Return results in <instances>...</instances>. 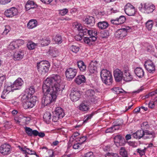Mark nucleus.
Returning <instances> with one entry per match:
<instances>
[{"label":"nucleus","mask_w":157,"mask_h":157,"mask_svg":"<svg viewBox=\"0 0 157 157\" xmlns=\"http://www.w3.org/2000/svg\"><path fill=\"white\" fill-rule=\"evenodd\" d=\"M60 76L57 75H52L44 81L42 86L44 96L41 103L44 106L55 101L57 94L62 91L61 87Z\"/></svg>","instance_id":"f257e3e1"},{"label":"nucleus","mask_w":157,"mask_h":157,"mask_svg":"<svg viewBox=\"0 0 157 157\" xmlns=\"http://www.w3.org/2000/svg\"><path fill=\"white\" fill-rule=\"evenodd\" d=\"M21 100L23 107L27 109L32 108L35 105L37 101V98L35 96L30 97H28L26 95H23Z\"/></svg>","instance_id":"f03ea898"},{"label":"nucleus","mask_w":157,"mask_h":157,"mask_svg":"<svg viewBox=\"0 0 157 157\" xmlns=\"http://www.w3.org/2000/svg\"><path fill=\"white\" fill-rule=\"evenodd\" d=\"M36 67L39 73L41 75H44L48 71L50 64L47 61H41L37 63Z\"/></svg>","instance_id":"7ed1b4c3"},{"label":"nucleus","mask_w":157,"mask_h":157,"mask_svg":"<svg viewBox=\"0 0 157 157\" xmlns=\"http://www.w3.org/2000/svg\"><path fill=\"white\" fill-rule=\"evenodd\" d=\"M155 6L153 4L148 3L143 4L141 3L139 7V9L142 12L149 13L152 12L155 9Z\"/></svg>","instance_id":"20e7f679"},{"label":"nucleus","mask_w":157,"mask_h":157,"mask_svg":"<svg viewBox=\"0 0 157 157\" xmlns=\"http://www.w3.org/2000/svg\"><path fill=\"white\" fill-rule=\"evenodd\" d=\"M124 11L126 14L129 16H134L136 12L135 7L129 3L124 6Z\"/></svg>","instance_id":"39448f33"},{"label":"nucleus","mask_w":157,"mask_h":157,"mask_svg":"<svg viewBox=\"0 0 157 157\" xmlns=\"http://www.w3.org/2000/svg\"><path fill=\"white\" fill-rule=\"evenodd\" d=\"M88 99L91 102L96 103L99 98L96 95L95 91L93 90H89L86 93Z\"/></svg>","instance_id":"423d86ee"},{"label":"nucleus","mask_w":157,"mask_h":157,"mask_svg":"<svg viewBox=\"0 0 157 157\" xmlns=\"http://www.w3.org/2000/svg\"><path fill=\"white\" fill-rule=\"evenodd\" d=\"M77 73V70L76 69L73 68H69L66 70L65 74L67 78L70 80L74 78Z\"/></svg>","instance_id":"0eeeda50"},{"label":"nucleus","mask_w":157,"mask_h":157,"mask_svg":"<svg viewBox=\"0 0 157 157\" xmlns=\"http://www.w3.org/2000/svg\"><path fill=\"white\" fill-rule=\"evenodd\" d=\"M144 66L146 70L149 73H153L155 71V66L153 62L148 59L145 62Z\"/></svg>","instance_id":"6e6552de"},{"label":"nucleus","mask_w":157,"mask_h":157,"mask_svg":"<svg viewBox=\"0 0 157 157\" xmlns=\"http://www.w3.org/2000/svg\"><path fill=\"white\" fill-rule=\"evenodd\" d=\"M129 29L128 28L119 29L115 32V36L116 37L122 39L127 35Z\"/></svg>","instance_id":"1a4fd4ad"},{"label":"nucleus","mask_w":157,"mask_h":157,"mask_svg":"<svg viewBox=\"0 0 157 157\" xmlns=\"http://www.w3.org/2000/svg\"><path fill=\"white\" fill-rule=\"evenodd\" d=\"M11 146L7 144H4L0 147V152L4 155H8L11 153Z\"/></svg>","instance_id":"9d476101"},{"label":"nucleus","mask_w":157,"mask_h":157,"mask_svg":"<svg viewBox=\"0 0 157 157\" xmlns=\"http://www.w3.org/2000/svg\"><path fill=\"white\" fill-rule=\"evenodd\" d=\"M24 43V41L22 40H17L15 41H13L10 43L9 45V47L11 50L14 49L19 48Z\"/></svg>","instance_id":"9b49d317"},{"label":"nucleus","mask_w":157,"mask_h":157,"mask_svg":"<svg viewBox=\"0 0 157 157\" xmlns=\"http://www.w3.org/2000/svg\"><path fill=\"white\" fill-rule=\"evenodd\" d=\"M71 100L73 101H76L79 100L80 97V94L79 91L75 89H72L70 94Z\"/></svg>","instance_id":"f8f14e48"},{"label":"nucleus","mask_w":157,"mask_h":157,"mask_svg":"<svg viewBox=\"0 0 157 157\" xmlns=\"http://www.w3.org/2000/svg\"><path fill=\"white\" fill-rule=\"evenodd\" d=\"M114 143L117 147L123 146L125 144V141L124 139L120 135H117L114 138Z\"/></svg>","instance_id":"ddd939ff"},{"label":"nucleus","mask_w":157,"mask_h":157,"mask_svg":"<svg viewBox=\"0 0 157 157\" xmlns=\"http://www.w3.org/2000/svg\"><path fill=\"white\" fill-rule=\"evenodd\" d=\"M17 10L14 7H12L7 10L5 12V15L8 17H11L17 15Z\"/></svg>","instance_id":"4468645a"},{"label":"nucleus","mask_w":157,"mask_h":157,"mask_svg":"<svg viewBox=\"0 0 157 157\" xmlns=\"http://www.w3.org/2000/svg\"><path fill=\"white\" fill-rule=\"evenodd\" d=\"M98 62L96 61H92L90 63L88 69L91 73H95L97 72Z\"/></svg>","instance_id":"2eb2a0df"},{"label":"nucleus","mask_w":157,"mask_h":157,"mask_svg":"<svg viewBox=\"0 0 157 157\" xmlns=\"http://www.w3.org/2000/svg\"><path fill=\"white\" fill-rule=\"evenodd\" d=\"M12 85L10 86H5L4 87V89L2 92L1 95V98L3 99H5L6 98L7 95L10 92L14 90Z\"/></svg>","instance_id":"dca6fc26"},{"label":"nucleus","mask_w":157,"mask_h":157,"mask_svg":"<svg viewBox=\"0 0 157 157\" xmlns=\"http://www.w3.org/2000/svg\"><path fill=\"white\" fill-rule=\"evenodd\" d=\"M113 75L115 80L117 82H120L123 78L122 72L118 69H117L114 71Z\"/></svg>","instance_id":"f3484780"},{"label":"nucleus","mask_w":157,"mask_h":157,"mask_svg":"<svg viewBox=\"0 0 157 157\" xmlns=\"http://www.w3.org/2000/svg\"><path fill=\"white\" fill-rule=\"evenodd\" d=\"M23 83L22 79L21 78H17L12 85L13 90H17L20 89Z\"/></svg>","instance_id":"a211bd4d"},{"label":"nucleus","mask_w":157,"mask_h":157,"mask_svg":"<svg viewBox=\"0 0 157 157\" xmlns=\"http://www.w3.org/2000/svg\"><path fill=\"white\" fill-rule=\"evenodd\" d=\"M24 55V52L23 51H16L13 54V59L15 60H20L23 58Z\"/></svg>","instance_id":"6ab92c4d"},{"label":"nucleus","mask_w":157,"mask_h":157,"mask_svg":"<svg viewBox=\"0 0 157 157\" xmlns=\"http://www.w3.org/2000/svg\"><path fill=\"white\" fill-rule=\"evenodd\" d=\"M123 78L126 82H129L132 80L133 76L128 70H126L124 71Z\"/></svg>","instance_id":"aec40b11"},{"label":"nucleus","mask_w":157,"mask_h":157,"mask_svg":"<svg viewBox=\"0 0 157 157\" xmlns=\"http://www.w3.org/2000/svg\"><path fill=\"white\" fill-rule=\"evenodd\" d=\"M78 109L81 111L87 112L90 109L89 106L87 102L83 101L79 106Z\"/></svg>","instance_id":"412c9836"},{"label":"nucleus","mask_w":157,"mask_h":157,"mask_svg":"<svg viewBox=\"0 0 157 157\" xmlns=\"http://www.w3.org/2000/svg\"><path fill=\"white\" fill-rule=\"evenodd\" d=\"M35 90L34 87L33 86H31L25 90V94L23 95H26L28 97H32V96H33L32 95L35 93Z\"/></svg>","instance_id":"4be33fe9"},{"label":"nucleus","mask_w":157,"mask_h":157,"mask_svg":"<svg viewBox=\"0 0 157 157\" xmlns=\"http://www.w3.org/2000/svg\"><path fill=\"white\" fill-rule=\"evenodd\" d=\"M155 137V133L153 131L144 130V139H151Z\"/></svg>","instance_id":"5701e85b"},{"label":"nucleus","mask_w":157,"mask_h":157,"mask_svg":"<svg viewBox=\"0 0 157 157\" xmlns=\"http://www.w3.org/2000/svg\"><path fill=\"white\" fill-rule=\"evenodd\" d=\"M132 136L134 138L140 139L142 138L144 139V130H139L132 134Z\"/></svg>","instance_id":"b1692460"},{"label":"nucleus","mask_w":157,"mask_h":157,"mask_svg":"<svg viewBox=\"0 0 157 157\" xmlns=\"http://www.w3.org/2000/svg\"><path fill=\"white\" fill-rule=\"evenodd\" d=\"M112 75V74L110 72L106 69H103L100 72V76L102 79L105 80L106 77Z\"/></svg>","instance_id":"393cba45"},{"label":"nucleus","mask_w":157,"mask_h":157,"mask_svg":"<svg viewBox=\"0 0 157 157\" xmlns=\"http://www.w3.org/2000/svg\"><path fill=\"white\" fill-rule=\"evenodd\" d=\"M86 81V78L83 75H78L75 79V82L78 85L84 83Z\"/></svg>","instance_id":"a878e982"},{"label":"nucleus","mask_w":157,"mask_h":157,"mask_svg":"<svg viewBox=\"0 0 157 157\" xmlns=\"http://www.w3.org/2000/svg\"><path fill=\"white\" fill-rule=\"evenodd\" d=\"M37 22L34 19L30 20L27 24V27L28 29H33L36 27L37 25Z\"/></svg>","instance_id":"bb28decb"},{"label":"nucleus","mask_w":157,"mask_h":157,"mask_svg":"<svg viewBox=\"0 0 157 157\" xmlns=\"http://www.w3.org/2000/svg\"><path fill=\"white\" fill-rule=\"evenodd\" d=\"M54 114L59 117L60 118H63L64 116V113L63 112V110L60 107H58L56 108Z\"/></svg>","instance_id":"cd10ccee"},{"label":"nucleus","mask_w":157,"mask_h":157,"mask_svg":"<svg viewBox=\"0 0 157 157\" xmlns=\"http://www.w3.org/2000/svg\"><path fill=\"white\" fill-rule=\"evenodd\" d=\"M134 72L135 74L139 78L143 77L144 74V70L140 67H137L136 68Z\"/></svg>","instance_id":"c85d7f7f"},{"label":"nucleus","mask_w":157,"mask_h":157,"mask_svg":"<svg viewBox=\"0 0 157 157\" xmlns=\"http://www.w3.org/2000/svg\"><path fill=\"white\" fill-rule=\"evenodd\" d=\"M97 37H85L84 38L83 40L84 42L90 45L92 44V43L96 40Z\"/></svg>","instance_id":"c756f323"},{"label":"nucleus","mask_w":157,"mask_h":157,"mask_svg":"<svg viewBox=\"0 0 157 157\" xmlns=\"http://www.w3.org/2000/svg\"><path fill=\"white\" fill-rule=\"evenodd\" d=\"M85 23L88 25L93 26L95 24V19L92 16H90L85 19Z\"/></svg>","instance_id":"7c9ffc66"},{"label":"nucleus","mask_w":157,"mask_h":157,"mask_svg":"<svg viewBox=\"0 0 157 157\" xmlns=\"http://www.w3.org/2000/svg\"><path fill=\"white\" fill-rule=\"evenodd\" d=\"M78 67L80 71L83 72L86 71V67L84 63L81 60L78 61L77 62Z\"/></svg>","instance_id":"2f4dec72"},{"label":"nucleus","mask_w":157,"mask_h":157,"mask_svg":"<svg viewBox=\"0 0 157 157\" xmlns=\"http://www.w3.org/2000/svg\"><path fill=\"white\" fill-rule=\"evenodd\" d=\"M98 27L101 29H106L109 26V24L106 21H100L97 23Z\"/></svg>","instance_id":"473e14b6"},{"label":"nucleus","mask_w":157,"mask_h":157,"mask_svg":"<svg viewBox=\"0 0 157 157\" xmlns=\"http://www.w3.org/2000/svg\"><path fill=\"white\" fill-rule=\"evenodd\" d=\"M51 114L49 112L45 113L43 116L44 121L47 124H48L51 121Z\"/></svg>","instance_id":"72a5a7b5"},{"label":"nucleus","mask_w":157,"mask_h":157,"mask_svg":"<svg viewBox=\"0 0 157 157\" xmlns=\"http://www.w3.org/2000/svg\"><path fill=\"white\" fill-rule=\"evenodd\" d=\"M106 77L105 80L104 79L102 80L104 83L108 85H109L112 84L113 81V77L112 75Z\"/></svg>","instance_id":"f704fd0d"},{"label":"nucleus","mask_w":157,"mask_h":157,"mask_svg":"<svg viewBox=\"0 0 157 157\" xmlns=\"http://www.w3.org/2000/svg\"><path fill=\"white\" fill-rule=\"evenodd\" d=\"M106 77L105 80L104 79L102 80L104 83L108 85H109L112 84L113 81V77L112 75Z\"/></svg>","instance_id":"c9c22d12"},{"label":"nucleus","mask_w":157,"mask_h":157,"mask_svg":"<svg viewBox=\"0 0 157 157\" xmlns=\"http://www.w3.org/2000/svg\"><path fill=\"white\" fill-rule=\"evenodd\" d=\"M50 40L48 38H44L41 40L40 43L44 46H47L50 43Z\"/></svg>","instance_id":"e433bc0d"},{"label":"nucleus","mask_w":157,"mask_h":157,"mask_svg":"<svg viewBox=\"0 0 157 157\" xmlns=\"http://www.w3.org/2000/svg\"><path fill=\"white\" fill-rule=\"evenodd\" d=\"M69 49L73 52L76 53L79 51V47L78 46L73 44L70 47Z\"/></svg>","instance_id":"4c0bfd02"},{"label":"nucleus","mask_w":157,"mask_h":157,"mask_svg":"<svg viewBox=\"0 0 157 157\" xmlns=\"http://www.w3.org/2000/svg\"><path fill=\"white\" fill-rule=\"evenodd\" d=\"M120 154L122 157H128V152L124 147L121 148Z\"/></svg>","instance_id":"58836bf2"},{"label":"nucleus","mask_w":157,"mask_h":157,"mask_svg":"<svg viewBox=\"0 0 157 157\" xmlns=\"http://www.w3.org/2000/svg\"><path fill=\"white\" fill-rule=\"evenodd\" d=\"M153 21L152 20H148L146 23V27L149 30H151L153 26Z\"/></svg>","instance_id":"ea45409f"},{"label":"nucleus","mask_w":157,"mask_h":157,"mask_svg":"<svg viewBox=\"0 0 157 157\" xmlns=\"http://www.w3.org/2000/svg\"><path fill=\"white\" fill-rule=\"evenodd\" d=\"M85 146L82 144H80L78 142L74 144L73 146V147L74 149L79 150H81L84 148Z\"/></svg>","instance_id":"a19ab883"},{"label":"nucleus","mask_w":157,"mask_h":157,"mask_svg":"<svg viewBox=\"0 0 157 157\" xmlns=\"http://www.w3.org/2000/svg\"><path fill=\"white\" fill-rule=\"evenodd\" d=\"M123 121L122 119H119L113 122L114 126L116 127L119 126L123 124Z\"/></svg>","instance_id":"79ce46f5"},{"label":"nucleus","mask_w":157,"mask_h":157,"mask_svg":"<svg viewBox=\"0 0 157 157\" xmlns=\"http://www.w3.org/2000/svg\"><path fill=\"white\" fill-rule=\"evenodd\" d=\"M87 139L86 136H79L77 138V141L80 144H82L86 141Z\"/></svg>","instance_id":"37998d69"},{"label":"nucleus","mask_w":157,"mask_h":157,"mask_svg":"<svg viewBox=\"0 0 157 157\" xmlns=\"http://www.w3.org/2000/svg\"><path fill=\"white\" fill-rule=\"evenodd\" d=\"M50 55L53 57H56L57 55L58 51L54 48L49 50Z\"/></svg>","instance_id":"c03bdc74"},{"label":"nucleus","mask_w":157,"mask_h":157,"mask_svg":"<svg viewBox=\"0 0 157 157\" xmlns=\"http://www.w3.org/2000/svg\"><path fill=\"white\" fill-rule=\"evenodd\" d=\"M147 150V148L144 147V149L141 148H138L136 150V152L139 153L141 156L144 155L145 154V152Z\"/></svg>","instance_id":"a18cd8bd"},{"label":"nucleus","mask_w":157,"mask_h":157,"mask_svg":"<svg viewBox=\"0 0 157 157\" xmlns=\"http://www.w3.org/2000/svg\"><path fill=\"white\" fill-rule=\"evenodd\" d=\"M141 128L142 130H146L149 127V125L148 124V123L147 122H143L141 124Z\"/></svg>","instance_id":"49530a36"},{"label":"nucleus","mask_w":157,"mask_h":157,"mask_svg":"<svg viewBox=\"0 0 157 157\" xmlns=\"http://www.w3.org/2000/svg\"><path fill=\"white\" fill-rule=\"evenodd\" d=\"M88 34L90 37H96L97 32L93 30H89Z\"/></svg>","instance_id":"de8ad7c7"},{"label":"nucleus","mask_w":157,"mask_h":157,"mask_svg":"<svg viewBox=\"0 0 157 157\" xmlns=\"http://www.w3.org/2000/svg\"><path fill=\"white\" fill-rule=\"evenodd\" d=\"M27 47L29 50L34 49L36 46V44L32 42H29L27 44Z\"/></svg>","instance_id":"09e8293b"},{"label":"nucleus","mask_w":157,"mask_h":157,"mask_svg":"<svg viewBox=\"0 0 157 157\" xmlns=\"http://www.w3.org/2000/svg\"><path fill=\"white\" fill-rule=\"evenodd\" d=\"M75 30H77L79 32V33H82V26L80 24L77 23L75 25Z\"/></svg>","instance_id":"8fccbe9b"},{"label":"nucleus","mask_w":157,"mask_h":157,"mask_svg":"<svg viewBox=\"0 0 157 157\" xmlns=\"http://www.w3.org/2000/svg\"><path fill=\"white\" fill-rule=\"evenodd\" d=\"M118 129V128H116L115 126L113 125L112 126L107 129L105 131V132L107 133L109 132H114L115 130Z\"/></svg>","instance_id":"3c124183"},{"label":"nucleus","mask_w":157,"mask_h":157,"mask_svg":"<svg viewBox=\"0 0 157 157\" xmlns=\"http://www.w3.org/2000/svg\"><path fill=\"white\" fill-rule=\"evenodd\" d=\"M105 157H119L118 154L108 152L105 155Z\"/></svg>","instance_id":"603ef678"},{"label":"nucleus","mask_w":157,"mask_h":157,"mask_svg":"<svg viewBox=\"0 0 157 157\" xmlns=\"http://www.w3.org/2000/svg\"><path fill=\"white\" fill-rule=\"evenodd\" d=\"M101 36L102 38H106L109 35V33L107 31H104L101 32Z\"/></svg>","instance_id":"864d4df0"},{"label":"nucleus","mask_w":157,"mask_h":157,"mask_svg":"<svg viewBox=\"0 0 157 157\" xmlns=\"http://www.w3.org/2000/svg\"><path fill=\"white\" fill-rule=\"evenodd\" d=\"M94 115V113H92L90 115H88L85 117L83 120V123H86Z\"/></svg>","instance_id":"5fc2aeb1"},{"label":"nucleus","mask_w":157,"mask_h":157,"mask_svg":"<svg viewBox=\"0 0 157 157\" xmlns=\"http://www.w3.org/2000/svg\"><path fill=\"white\" fill-rule=\"evenodd\" d=\"M119 21V22L120 25L123 23L126 20V18L124 16H121L119 18H117Z\"/></svg>","instance_id":"6e6d98bb"},{"label":"nucleus","mask_w":157,"mask_h":157,"mask_svg":"<svg viewBox=\"0 0 157 157\" xmlns=\"http://www.w3.org/2000/svg\"><path fill=\"white\" fill-rule=\"evenodd\" d=\"M11 28L10 26L6 25L5 26V28L3 33V35H6L10 31Z\"/></svg>","instance_id":"4d7b16f0"},{"label":"nucleus","mask_w":157,"mask_h":157,"mask_svg":"<svg viewBox=\"0 0 157 157\" xmlns=\"http://www.w3.org/2000/svg\"><path fill=\"white\" fill-rule=\"evenodd\" d=\"M156 105H157L156 101H151L149 102L148 107L150 108L153 109L155 107Z\"/></svg>","instance_id":"13d9d810"},{"label":"nucleus","mask_w":157,"mask_h":157,"mask_svg":"<svg viewBox=\"0 0 157 157\" xmlns=\"http://www.w3.org/2000/svg\"><path fill=\"white\" fill-rule=\"evenodd\" d=\"M68 12V9H64L59 10V14L62 16H64Z\"/></svg>","instance_id":"bf43d9fd"},{"label":"nucleus","mask_w":157,"mask_h":157,"mask_svg":"<svg viewBox=\"0 0 157 157\" xmlns=\"http://www.w3.org/2000/svg\"><path fill=\"white\" fill-rule=\"evenodd\" d=\"M25 132L29 136H31V131L32 129L28 127H25Z\"/></svg>","instance_id":"052dcab7"},{"label":"nucleus","mask_w":157,"mask_h":157,"mask_svg":"<svg viewBox=\"0 0 157 157\" xmlns=\"http://www.w3.org/2000/svg\"><path fill=\"white\" fill-rule=\"evenodd\" d=\"M55 41L58 44H60L62 42L61 37L59 35H57L55 38Z\"/></svg>","instance_id":"680f3d73"},{"label":"nucleus","mask_w":157,"mask_h":157,"mask_svg":"<svg viewBox=\"0 0 157 157\" xmlns=\"http://www.w3.org/2000/svg\"><path fill=\"white\" fill-rule=\"evenodd\" d=\"M83 36L82 33H79V34L75 36V38L77 40L80 41L82 39Z\"/></svg>","instance_id":"e2e57ef3"},{"label":"nucleus","mask_w":157,"mask_h":157,"mask_svg":"<svg viewBox=\"0 0 157 157\" xmlns=\"http://www.w3.org/2000/svg\"><path fill=\"white\" fill-rule=\"evenodd\" d=\"M27 2L28 3V5L29 4V5H30L33 9L35 8L36 6V5L35 4V2L33 1L29 0Z\"/></svg>","instance_id":"0e129e2a"},{"label":"nucleus","mask_w":157,"mask_h":157,"mask_svg":"<svg viewBox=\"0 0 157 157\" xmlns=\"http://www.w3.org/2000/svg\"><path fill=\"white\" fill-rule=\"evenodd\" d=\"M6 79V76L4 75L0 76V88L2 84L3 81Z\"/></svg>","instance_id":"69168bd1"},{"label":"nucleus","mask_w":157,"mask_h":157,"mask_svg":"<svg viewBox=\"0 0 157 157\" xmlns=\"http://www.w3.org/2000/svg\"><path fill=\"white\" fill-rule=\"evenodd\" d=\"M111 22L112 24L116 25H120L119 21H118L117 18H116L115 19H112L111 20Z\"/></svg>","instance_id":"338daca9"},{"label":"nucleus","mask_w":157,"mask_h":157,"mask_svg":"<svg viewBox=\"0 0 157 157\" xmlns=\"http://www.w3.org/2000/svg\"><path fill=\"white\" fill-rule=\"evenodd\" d=\"M84 157H94L93 153L91 151L87 152L85 154Z\"/></svg>","instance_id":"774afa93"}]
</instances>
